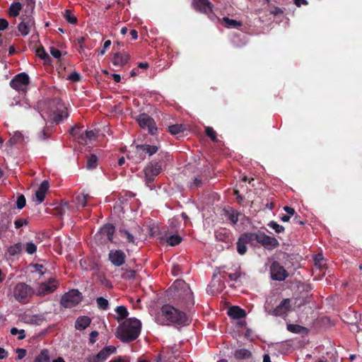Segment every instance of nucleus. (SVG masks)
<instances>
[{"label":"nucleus","mask_w":362,"mask_h":362,"mask_svg":"<svg viewBox=\"0 0 362 362\" xmlns=\"http://www.w3.org/2000/svg\"><path fill=\"white\" fill-rule=\"evenodd\" d=\"M185 128L182 124H173L168 127L169 132L173 135H177L182 133Z\"/></svg>","instance_id":"34"},{"label":"nucleus","mask_w":362,"mask_h":362,"mask_svg":"<svg viewBox=\"0 0 362 362\" xmlns=\"http://www.w3.org/2000/svg\"><path fill=\"white\" fill-rule=\"evenodd\" d=\"M129 57V54L127 52H117L113 55L112 64L117 66H123L127 64Z\"/></svg>","instance_id":"18"},{"label":"nucleus","mask_w":362,"mask_h":362,"mask_svg":"<svg viewBox=\"0 0 362 362\" xmlns=\"http://www.w3.org/2000/svg\"><path fill=\"white\" fill-rule=\"evenodd\" d=\"M251 234L255 245L259 243L267 250H271L277 247L279 245L276 238L269 236L263 232L258 231L257 233H251Z\"/></svg>","instance_id":"3"},{"label":"nucleus","mask_w":362,"mask_h":362,"mask_svg":"<svg viewBox=\"0 0 362 362\" xmlns=\"http://www.w3.org/2000/svg\"><path fill=\"white\" fill-rule=\"evenodd\" d=\"M66 211L64 210H61V206H58L54 208V214L56 216H58L59 217H62L65 214Z\"/></svg>","instance_id":"60"},{"label":"nucleus","mask_w":362,"mask_h":362,"mask_svg":"<svg viewBox=\"0 0 362 362\" xmlns=\"http://www.w3.org/2000/svg\"><path fill=\"white\" fill-rule=\"evenodd\" d=\"M16 352L17 354V360H21L25 356L27 351L24 349L18 348Z\"/></svg>","instance_id":"55"},{"label":"nucleus","mask_w":362,"mask_h":362,"mask_svg":"<svg viewBox=\"0 0 362 362\" xmlns=\"http://www.w3.org/2000/svg\"><path fill=\"white\" fill-rule=\"evenodd\" d=\"M141 323L140 320L132 317L121 323L116 329L115 336L124 343L136 340L140 334Z\"/></svg>","instance_id":"1"},{"label":"nucleus","mask_w":362,"mask_h":362,"mask_svg":"<svg viewBox=\"0 0 362 362\" xmlns=\"http://www.w3.org/2000/svg\"><path fill=\"white\" fill-rule=\"evenodd\" d=\"M192 6L195 10L205 14L213 10V4L209 0H193Z\"/></svg>","instance_id":"16"},{"label":"nucleus","mask_w":362,"mask_h":362,"mask_svg":"<svg viewBox=\"0 0 362 362\" xmlns=\"http://www.w3.org/2000/svg\"><path fill=\"white\" fill-rule=\"evenodd\" d=\"M270 13L274 15V16H279L284 14V11L281 8L277 6H272L271 10L269 11Z\"/></svg>","instance_id":"47"},{"label":"nucleus","mask_w":362,"mask_h":362,"mask_svg":"<svg viewBox=\"0 0 362 362\" xmlns=\"http://www.w3.org/2000/svg\"><path fill=\"white\" fill-rule=\"evenodd\" d=\"M49 187V184L48 181L44 180L41 182V184L38 188V190L46 194Z\"/></svg>","instance_id":"54"},{"label":"nucleus","mask_w":362,"mask_h":362,"mask_svg":"<svg viewBox=\"0 0 362 362\" xmlns=\"http://www.w3.org/2000/svg\"><path fill=\"white\" fill-rule=\"evenodd\" d=\"M23 139V134L19 132H15L13 136L10 139V141L13 144H16L17 142L22 141Z\"/></svg>","instance_id":"50"},{"label":"nucleus","mask_w":362,"mask_h":362,"mask_svg":"<svg viewBox=\"0 0 362 362\" xmlns=\"http://www.w3.org/2000/svg\"><path fill=\"white\" fill-rule=\"evenodd\" d=\"M33 293V288L25 283H18L13 289L15 299L22 304L28 303Z\"/></svg>","instance_id":"4"},{"label":"nucleus","mask_w":362,"mask_h":362,"mask_svg":"<svg viewBox=\"0 0 362 362\" xmlns=\"http://www.w3.org/2000/svg\"><path fill=\"white\" fill-rule=\"evenodd\" d=\"M68 117L67 111L64 110H57L53 113L52 119L54 122L59 123V122L62 121L64 118H66Z\"/></svg>","instance_id":"30"},{"label":"nucleus","mask_w":362,"mask_h":362,"mask_svg":"<svg viewBox=\"0 0 362 362\" xmlns=\"http://www.w3.org/2000/svg\"><path fill=\"white\" fill-rule=\"evenodd\" d=\"M64 17L70 24L75 25L78 22L77 18L74 16L71 10H65Z\"/></svg>","instance_id":"33"},{"label":"nucleus","mask_w":362,"mask_h":362,"mask_svg":"<svg viewBox=\"0 0 362 362\" xmlns=\"http://www.w3.org/2000/svg\"><path fill=\"white\" fill-rule=\"evenodd\" d=\"M161 165L158 162H151L144 169L146 185L152 189L151 183L161 172Z\"/></svg>","instance_id":"7"},{"label":"nucleus","mask_w":362,"mask_h":362,"mask_svg":"<svg viewBox=\"0 0 362 362\" xmlns=\"http://www.w3.org/2000/svg\"><path fill=\"white\" fill-rule=\"evenodd\" d=\"M81 129H82V127L78 126V125H76L75 127H72V128L70 129L69 132H70V134H71L73 136H74V137H75V139H76V140H77V137H78L80 134H83V133L81 132Z\"/></svg>","instance_id":"43"},{"label":"nucleus","mask_w":362,"mask_h":362,"mask_svg":"<svg viewBox=\"0 0 362 362\" xmlns=\"http://www.w3.org/2000/svg\"><path fill=\"white\" fill-rule=\"evenodd\" d=\"M35 197L38 203H42L45 200V193L37 189L35 192Z\"/></svg>","instance_id":"56"},{"label":"nucleus","mask_w":362,"mask_h":362,"mask_svg":"<svg viewBox=\"0 0 362 362\" xmlns=\"http://www.w3.org/2000/svg\"><path fill=\"white\" fill-rule=\"evenodd\" d=\"M118 232L121 236H124L127 238V241L128 243L134 244L135 238L134 235L132 233H130L127 230H126L125 228H120Z\"/></svg>","instance_id":"36"},{"label":"nucleus","mask_w":362,"mask_h":362,"mask_svg":"<svg viewBox=\"0 0 362 362\" xmlns=\"http://www.w3.org/2000/svg\"><path fill=\"white\" fill-rule=\"evenodd\" d=\"M82 294L76 289H72L64 293L60 300L64 308H73L77 305L82 300Z\"/></svg>","instance_id":"5"},{"label":"nucleus","mask_w":362,"mask_h":362,"mask_svg":"<svg viewBox=\"0 0 362 362\" xmlns=\"http://www.w3.org/2000/svg\"><path fill=\"white\" fill-rule=\"evenodd\" d=\"M182 241V238L179 235H173L167 238L166 242L170 246L179 245Z\"/></svg>","instance_id":"37"},{"label":"nucleus","mask_w":362,"mask_h":362,"mask_svg":"<svg viewBox=\"0 0 362 362\" xmlns=\"http://www.w3.org/2000/svg\"><path fill=\"white\" fill-rule=\"evenodd\" d=\"M223 21L228 28H238L242 25V23L240 21H238L234 19H230L228 17H224L223 18Z\"/></svg>","instance_id":"38"},{"label":"nucleus","mask_w":362,"mask_h":362,"mask_svg":"<svg viewBox=\"0 0 362 362\" xmlns=\"http://www.w3.org/2000/svg\"><path fill=\"white\" fill-rule=\"evenodd\" d=\"M115 312L117 314V320L119 322L122 320L126 319L129 315L127 308L124 305L117 306L115 308Z\"/></svg>","instance_id":"27"},{"label":"nucleus","mask_w":362,"mask_h":362,"mask_svg":"<svg viewBox=\"0 0 362 362\" xmlns=\"http://www.w3.org/2000/svg\"><path fill=\"white\" fill-rule=\"evenodd\" d=\"M30 83L29 76L25 73L21 72L16 74L10 81V86L18 92L25 93L28 86Z\"/></svg>","instance_id":"6"},{"label":"nucleus","mask_w":362,"mask_h":362,"mask_svg":"<svg viewBox=\"0 0 362 362\" xmlns=\"http://www.w3.org/2000/svg\"><path fill=\"white\" fill-rule=\"evenodd\" d=\"M91 322V319L88 316L78 317L75 322V328L78 330H83L88 327Z\"/></svg>","instance_id":"23"},{"label":"nucleus","mask_w":362,"mask_h":362,"mask_svg":"<svg viewBox=\"0 0 362 362\" xmlns=\"http://www.w3.org/2000/svg\"><path fill=\"white\" fill-rule=\"evenodd\" d=\"M8 227H9L8 222L7 223H0V238H1L2 235L8 230Z\"/></svg>","instance_id":"57"},{"label":"nucleus","mask_w":362,"mask_h":362,"mask_svg":"<svg viewBox=\"0 0 362 362\" xmlns=\"http://www.w3.org/2000/svg\"><path fill=\"white\" fill-rule=\"evenodd\" d=\"M236 244L238 252L241 255H245L247 252V244L255 246L251 233L240 235Z\"/></svg>","instance_id":"12"},{"label":"nucleus","mask_w":362,"mask_h":362,"mask_svg":"<svg viewBox=\"0 0 362 362\" xmlns=\"http://www.w3.org/2000/svg\"><path fill=\"white\" fill-rule=\"evenodd\" d=\"M284 210L289 215L293 216L296 214L295 209L291 206H285Z\"/></svg>","instance_id":"62"},{"label":"nucleus","mask_w":362,"mask_h":362,"mask_svg":"<svg viewBox=\"0 0 362 362\" xmlns=\"http://www.w3.org/2000/svg\"><path fill=\"white\" fill-rule=\"evenodd\" d=\"M141 146V148H143L141 149V151H144L145 156L146 154H148V156H152L154 153H156L158 150V147L155 145L143 144Z\"/></svg>","instance_id":"32"},{"label":"nucleus","mask_w":362,"mask_h":362,"mask_svg":"<svg viewBox=\"0 0 362 362\" xmlns=\"http://www.w3.org/2000/svg\"><path fill=\"white\" fill-rule=\"evenodd\" d=\"M8 27V22L5 18H0V31L6 30Z\"/></svg>","instance_id":"58"},{"label":"nucleus","mask_w":362,"mask_h":362,"mask_svg":"<svg viewBox=\"0 0 362 362\" xmlns=\"http://www.w3.org/2000/svg\"><path fill=\"white\" fill-rule=\"evenodd\" d=\"M49 52H50V54L54 57V58H57V59H59L62 56V52L59 49H58L57 48L54 47H51L49 48Z\"/></svg>","instance_id":"52"},{"label":"nucleus","mask_w":362,"mask_h":362,"mask_svg":"<svg viewBox=\"0 0 362 362\" xmlns=\"http://www.w3.org/2000/svg\"><path fill=\"white\" fill-rule=\"evenodd\" d=\"M225 214L227 218L233 223L236 224L238 221V216L239 214L238 211L233 208H230L228 209H225Z\"/></svg>","instance_id":"25"},{"label":"nucleus","mask_w":362,"mask_h":362,"mask_svg":"<svg viewBox=\"0 0 362 362\" xmlns=\"http://www.w3.org/2000/svg\"><path fill=\"white\" fill-rule=\"evenodd\" d=\"M58 286V281L54 279H49L47 283H43L40 285V290L39 292L40 294L47 295L54 291Z\"/></svg>","instance_id":"17"},{"label":"nucleus","mask_w":362,"mask_h":362,"mask_svg":"<svg viewBox=\"0 0 362 362\" xmlns=\"http://www.w3.org/2000/svg\"><path fill=\"white\" fill-rule=\"evenodd\" d=\"M23 245L21 243H16L7 248V252L10 256H16L21 252Z\"/></svg>","instance_id":"28"},{"label":"nucleus","mask_w":362,"mask_h":362,"mask_svg":"<svg viewBox=\"0 0 362 362\" xmlns=\"http://www.w3.org/2000/svg\"><path fill=\"white\" fill-rule=\"evenodd\" d=\"M34 362H50L49 352L47 349H42L35 357Z\"/></svg>","instance_id":"29"},{"label":"nucleus","mask_w":362,"mask_h":362,"mask_svg":"<svg viewBox=\"0 0 362 362\" xmlns=\"http://www.w3.org/2000/svg\"><path fill=\"white\" fill-rule=\"evenodd\" d=\"M293 223L295 224H299V225H301V226H303L305 224V222L301 220L300 218V216L299 215H296L295 217L293 218Z\"/></svg>","instance_id":"63"},{"label":"nucleus","mask_w":362,"mask_h":362,"mask_svg":"<svg viewBox=\"0 0 362 362\" xmlns=\"http://www.w3.org/2000/svg\"><path fill=\"white\" fill-rule=\"evenodd\" d=\"M126 254L122 250H111L108 254L110 262L117 267L122 266L126 262Z\"/></svg>","instance_id":"13"},{"label":"nucleus","mask_w":362,"mask_h":362,"mask_svg":"<svg viewBox=\"0 0 362 362\" xmlns=\"http://www.w3.org/2000/svg\"><path fill=\"white\" fill-rule=\"evenodd\" d=\"M291 299H284L279 305L276 307L273 310L269 311V314H271L276 317L286 316L288 312L291 310Z\"/></svg>","instance_id":"15"},{"label":"nucleus","mask_w":362,"mask_h":362,"mask_svg":"<svg viewBox=\"0 0 362 362\" xmlns=\"http://www.w3.org/2000/svg\"><path fill=\"white\" fill-rule=\"evenodd\" d=\"M161 313L169 322L177 325H187L191 321L185 313L168 304L162 306Z\"/></svg>","instance_id":"2"},{"label":"nucleus","mask_w":362,"mask_h":362,"mask_svg":"<svg viewBox=\"0 0 362 362\" xmlns=\"http://www.w3.org/2000/svg\"><path fill=\"white\" fill-rule=\"evenodd\" d=\"M25 251L29 255H33L37 251V246L32 242L25 245Z\"/></svg>","instance_id":"44"},{"label":"nucleus","mask_w":362,"mask_h":362,"mask_svg":"<svg viewBox=\"0 0 362 362\" xmlns=\"http://www.w3.org/2000/svg\"><path fill=\"white\" fill-rule=\"evenodd\" d=\"M98 336V332L95 330L92 331L90 334L89 343L93 344L95 342V338Z\"/></svg>","instance_id":"59"},{"label":"nucleus","mask_w":362,"mask_h":362,"mask_svg":"<svg viewBox=\"0 0 362 362\" xmlns=\"http://www.w3.org/2000/svg\"><path fill=\"white\" fill-rule=\"evenodd\" d=\"M234 194L236 196L237 202L240 204L243 200V197L240 194L239 190L235 189Z\"/></svg>","instance_id":"64"},{"label":"nucleus","mask_w":362,"mask_h":362,"mask_svg":"<svg viewBox=\"0 0 362 362\" xmlns=\"http://www.w3.org/2000/svg\"><path fill=\"white\" fill-rule=\"evenodd\" d=\"M136 272L134 270H127L123 274L122 278L126 280L133 279L135 277Z\"/></svg>","instance_id":"48"},{"label":"nucleus","mask_w":362,"mask_h":362,"mask_svg":"<svg viewBox=\"0 0 362 362\" xmlns=\"http://www.w3.org/2000/svg\"><path fill=\"white\" fill-rule=\"evenodd\" d=\"M21 23L18 25V30L21 35L26 36L32 28L35 27V19L32 15H22L20 17Z\"/></svg>","instance_id":"9"},{"label":"nucleus","mask_w":362,"mask_h":362,"mask_svg":"<svg viewBox=\"0 0 362 362\" xmlns=\"http://www.w3.org/2000/svg\"><path fill=\"white\" fill-rule=\"evenodd\" d=\"M270 274L271 278L273 280L279 281H284L288 276V272L277 261H274L272 263L270 266Z\"/></svg>","instance_id":"10"},{"label":"nucleus","mask_w":362,"mask_h":362,"mask_svg":"<svg viewBox=\"0 0 362 362\" xmlns=\"http://www.w3.org/2000/svg\"><path fill=\"white\" fill-rule=\"evenodd\" d=\"M68 79L73 82H78L81 80V75L78 72L74 71L69 76Z\"/></svg>","instance_id":"53"},{"label":"nucleus","mask_w":362,"mask_h":362,"mask_svg":"<svg viewBox=\"0 0 362 362\" xmlns=\"http://www.w3.org/2000/svg\"><path fill=\"white\" fill-rule=\"evenodd\" d=\"M114 346H107L100 351L96 355H90L86 358L88 362H104L112 354L115 353Z\"/></svg>","instance_id":"11"},{"label":"nucleus","mask_w":362,"mask_h":362,"mask_svg":"<svg viewBox=\"0 0 362 362\" xmlns=\"http://www.w3.org/2000/svg\"><path fill=\"white\" fill-rule=\"evenodd\" d=\"M305 328L298 325L289 324L287 325V329L292 333H300Z\"/></svg>","instance_id":"41"},{"label":"nucleus","mask_w":362,"mask_h":362,"mask_svg":"<svg viewBox=\"0 0 362 362\" xmlns=\"http://www.w3.org/2000/svg\"><path fill=\"white\" fill-rule=\"evenodd\" d=\"M205 133L213 141H218L217 136H216V132L214 131V129L212 127H206L205 128Z\"/></svg>","instance_id":"42"},{"label":"nucleus","mask_w":362,"mask_h":362,"mask_svg":"<svg viewBox=\"0 0 362 362\" xmlns=\"http://www.w3.org/2000/svg\"><path fill=\"white\" fill-rule=\"evenodd\" d=\"M270 228L273 229L276 233H281L284 232L285 228L277 223L276 222L272 221L267 225Z\"/></svg>","instance_id":"40"},{"label":"nucleus","mask_w":362,"mask_h":362,"mask_svg":"<svg viewBox=\"0 0 362 362\" xmlns=\"http://www.w3.org/2000/svg\"><path fill=\"white\" fill-rule=\"evenodd\" d=\"M203 184V181L201 178L194 177L193 182L190 184L189 187L191 189L198 188L201 187Z\"/></svg>","instance_id":"49"},{"label":"nucleus","mask_w":362,"mask_h":362,"mask_svg":"<svg viewBox=\"0 0 362 362\" xmlns=\"http://www.w3.org/2000/svg\"><path fill=\"white\" fill-rule=\"evenodd\" d=\"M115 228L112 223H106L103 225L96 233L95 238H99L101 240L106 238L107 240L113 243L114 234Z\"/></svg>","instance_id":"14"},{"label":"nucleus","mask_w":362,"mask_h":362,"mask_svg":"<svg viewBox=\"0 0 362 362\" xmlns=\"http://www.w3.org/2000/svg\"><path fill=\"white\" fill-rule=\"evenodd\" d=\"M98 157L94 154H90L87 158L86 168L88 170H93L98 166Z\"/></svg>","instance_id":"31"},{"label":"nucleus","mask_w":362,"mask_h":362,"mask_svg":"<svg viewBox=\"0 0 362 362\" xmlns=\"http://www.w3.org/2000/svg\"><path fill=\"white\" fill-rule=\"evenodd\" d=\"M85 40H86L85 37H83V36L79 37L76 40V44L78 46V52L80 53H83L84 52L85 46H84L83 43L85 42Z\"/></svg>","instance_id":"46"},{"label":"nucleus","mask_w":362,"mask_h":362,"mask_svg":"<svg viewBox=\"0 0 362 362\" xmlns=\"http://www.w3.org/2000/svg\"><path fill=\"white\" fill-rule=\"evenodd\" d=\"M28 223L29 222L27 219L18 218L14 222L15 228H20L23 226H27Z\"/></svg>","instance_id":"51"},{"label":"nucleus","mask_w":362,"mask_h":362,"mask_svg":"<svg viewBox=\"0 0 362 362\" xmlns=\"http://www.w3.org/2000/svg\"><path fill=\"white\" fill-rule=\"evenodd\" d=\"M228 276L230 281H236L240 276V273H231V274H228Z\"/></svg>","instance_id":"61"},{"label":"nucleus","mask_w":362,"mask_h":362,"mask_svg":"<svg viewBox=\"0 0 362 362\" xmlns=\"http://www.w3.org/2000/svg\"><path fill=\"white\" fill-rule=\"evenodd\" d=\"M22 9V4L20 2H13L8 8V14L10 17H17Z\"/></svg>","instance_id":"24"},{"label":"nucleus","mask_w":362,"mask_h":362,"mask_svg":"<svg viewBox=\"0 0 362 362\" xmlns=\"http://www.w3.org/2000/svg\"><path fill=\"white\" fill-rule=\"evenodd\" d=\"M228 315L233 319H241L246 316V312L239 306H232L229 308Z\"/></svg>","instance_id":"21"},{"label":"nucleus","mask_w":362,"mask_h":362,"mask_svg":"<svg viewBox=\"0 0 362 362\" xmlns=\"http://www.w3.org/2000/svg\"><path fill=\"white\" fill-rule=\"evenodd\" d=\"M36 54L42 59L45 61V63H47L50 61V57L45 51V48L42 46H40L36 49Z\"/></svg>","instance_id":"35"},{"label":"nucleus","mask_w":362,"mask_h":362,"mask_svg":"<svg viewBox=\"0 0 362 362\" xmlns=\"http://www.w3.org/2000/svg\"><path fill=\"white\" fill-rule=\"evenodd\" d=\"M234 356L236 359L241 360L250 358L252 354L249 350L246 349H240L235 350Z\"/></svg>","instance_id":"26"},{"label":"nucleus","mask_w":362,"mask_h":362,"mask_svg":"<svg viewBox=\"0 0 362 362\" xmlns=\"http://www.w3.org/2000/svg\"><path fill=\"white\" fill-rule=\"evenodd\" d=\"M95 138L96 134L93 130H87L84 134H81L77 137V141L81 144L86 145L88 141L95 139Z\"/></svg>","instance_id":"22"},{"label":"nucleus","mask_w":362,"mask_h":362,"mask_svg":"<svg viewBox=\"0 0 362 362\" xmlns=\"http://www.w3.org/2000/svg\"><path fill=\"white\" fill-rule=\"evenodd\" d=\"M91 197L83 192L76 195L74 197V203L77 207L84 208L88 206V202L90 200Z\"/></svg>","instance_id":"19"},{"label":"nucleus","mask_w":362,"mask_h":362,"mask_svg":"<svg viewBox=\"0 0 362 362\" xmlns=\"http://www.w3.org/2000/svg\"><path fill=\"white\" fill-rule=\"evenodd\" d=\"M141 149H143L141 146L137 145L135 151L132 153L130 156H128V158L132 159L133 162L135 163H141L146 158L144 151H141Z\"/></svg>","instance_id":"20"},{"label":"nucleus","mask_w":362,"mask_h":362,"mask_svg":"<svg viewBox=\"0 0 362 362\" xmlns=\"http://www.w3.org/2000/svg\"><path fill=\"white\" fill-rule=\"evenodd\" d=\"M26 204V199L24 195L21 194L18 197L17 201H16V206L19 209H22Z\"/></svg>","instance_id":"45"},{"label":"nucleus","mask_w":362,"mask_h":362,"mask_svg":"<svg viewBox=\"0 0 362 362\" xmlns=\"http://www.w3.org/2000/svg\"><path fill=\"white\" fill-rule=\"evenodd\" d=\"M137 122L142 129H147L149 134L153 135L157 132L154 119L146 113L141 114L137 117Z\"/></svg>","instance_id":"8"},{"label":"nucleus","mask_w":362,"mask_h":362,"mask_svg":"<svg viewBox=\"0 0 362 362\" xmlns=\"http://www.w3.org/2000/svg\"><path fill=\"white\" fill-rule=\"evenodd\" d=\"M96 303L100 310H107L109 308V302L103 297L97 298Z\"/></svg>","instance_id":"39"}]
</instances>
